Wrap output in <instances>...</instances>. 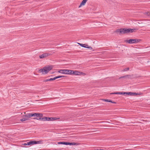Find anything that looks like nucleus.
<instances>
[{
  "mask_svg": "<svg viewBox=\"0 0 150 150\" xmlns=\"http://www.w3.org/2000/svg\"><path fill=\"white\" fill-rule=\"evenodd\" d=\"M50 54L49 53H44L39 56V57L40 59H43L47 57L48 56L50 55Z\"/></svg>",
  "mask_w": 150,
  "mask_h": 150,
  "instance_id": "nucleus-5",
  "label": "nucleus"
},
{
  "mask_svg": "<svg viewBox=\"0 0 150 150\" xmlns=\"http://www.w3.org/2000/svg\"><path fill=\"white\" fill-rule=\"evenodd\" d=\"M33 142L34 144H42V140H40L37 141H33Z\"/></svg>",
  "mask_w": 150,
  "mask_h": 150,
  "instance_id": "nucleus-14",
  "label": "nucleus"
},
{
  "mask_svg": "<svg viewBox=\"0 0 150 150\" xmlns=\"http://www.w3.org/2000/svg\"><path fill=\"white\" fill-rule=\"evenodd\" d=\"M81 75H85V74L84 73H83L82 72H81Z\"/></svg>",
  "mask_w": 150,
  "mask_h": 150,
  "instance_id": "nucleus-27",
  "label": "nucleus"
},
{
  "mask_svg": "<svg viewBox=\"0 0 150 150\" xmlns=\"http://www.w3.org/2000/svg\"><path fill=\"white\" fill-rule=\"evenodd\" d=\"M28 116V118L29 117H32L34 116V113H30L28 114V115H27Z\"/></svg>",
  "mask_w": 150,
  "mask_h": 150,
  "instance_id": "nucleus-19",
  "label": "nucleus"
},
{
  "mask_svg": "<svg viewBox=\"0 0 150 150\" xmlns=\"http://www.w3.org/2000/svg\"><path fill=\"white\" fill-rule=\"evenodd\" d=\"M58 144H64L65 145H67V142H58L57 143Z\"/></svg>",
  "mask_w": 150,
  "mask_h": 150,
  "instance_id": "nucleus-17",
  "label": "nucleus"
},
{
  "mask_svg": "<svg viewBox=\"0 0 150 150\" xmlns=\"http://www.w3.org/2000/svg\"><path fill=\"white\" fill-rule=\"evenodd\" d=\"M140 41V40L137 39H130L129 40H126V42L129 44H134L137 43Z\"/></svg>",
  "mask_w": 150,
  "mask_h": 150,
  "instance_id": "nucleus-3",
  "label": "nucleus"
},
{
  "mask_svg": "<svg viewBox=\"0 0 150 150\" xmlns=\"http://www.w3.org/2000/svg\"><path fill=\"white\" fill-rule=\"evenodd\" d=\"M125 94H127V93H126V92H123V93L120 92V93H119V94H121L122 95H124Z\"/></svg>",
  "mask_w": 150,
  "mask_h": 150,
  "instance_id": "nucleus-22",
  "label": "nucleus"
},
{
  "mask_svg": "<svg viewBox=\"0 0 150 150\" xmlns=\"http://www.w3.org/2000/svg\"><path fill=\"white\" fill-rule=\"evenodd\" d=\"M149 15L150 16V13H149Z\"/></svg>",
  "mask_w": 150,
  "mask_h": 150,
  "instance_id": "nucleus-30",
  "label": "nucleus"
},
{
  "mask_svg": "<svg viewBox=\"0 0 150 150\" xmlns=\"http://www.w3.org/2000/svg\"><path fill=\"white\" fill-rule=\"evenodd\" d=\"M55 118L53 117H44L43 121H51L54 120Z\"/></svg>",
  "mask_w": 150,
  "mask_h": 150,
  "instance_id": "nucleus-7",
  "label": "nucleus"
},
{
  "mask_svg": "<svg viewBox=\"0 0 150 150\" xmlns=\"http://www.w3.org/2000/svg\"><path fill=\"white\" fill-rule=\"evenodd\" d=\"M64 77L63 76H56L53 78H51L49 79H45L43 81L44 82H47L48 81H51L55 80L59 78H60Z\"/></svg>",
  "mask_w": 150,
  "mask_h": 150,
  "instance_id": "nucleus-4",
  "label": "nucleus"
},
{
  "mask_svg": "<svg viewBox=\"0 0 150 150\" xmlns=\"http://www.w3.org/2000/svg\"><path fill=\"white\" fill-rule=\"evenodd\" d=\"M34 117L36 116L37 117H42L43 116V115L41 113H34Z\"/></svg>",
  "mask_w": 150,
  "mask_h": 150,
  "instance_id": "nucleus-11",
  "label": "nucleus"
},
{
  "mask_svg": "<svg viewBox=\"0 0 150 150\" xmlns=\"http://www.w3.org/2000/svg\"><path fill=\"white\" fill-rule=\"evenodd\" d=\"M73 71L72 70H69L67 69V74H73Z\"/></svg>",
  "mask_w": 150,
  "mask_h": 150,
  "instance_id": "nucleus-13",
  "label": "nucleus"
},
{
  "mask_svg": "<svg viewBox=\"0 0 150 150\" xmlns=\"http://www.w3.org/2000/svg\"><path fill=\"white\" fill-rule=\"evenodd\" d=\"M129 68H127L124 69V70H123V71H127L129 70Z\"/></svg>",
  "mask_w": 150,
  "mask_h": 150,
  "instance_id": "nucleus-21",
  "label": "nucleus"
},
{
  "mask_svg": "<svg viewBox=\"0 0 150 150\" xmlns=\"http://www.w3.org/2000/svg\"><path fill=\"white\" fill-rule=\"evenodd\" d=\"M28 119H29L28 116L25 115L23 118L21 119L20 120L22 122H23L25 120H28Z\"/></svg>",
  "mask_w": 150,
  "mask_h": 150,
  "instance_id": "nucleus-10",
  "label": "nucleus"
},
{
  "mask_svg": "<svg viewBox=\"0 0 150 150\" xmlns=\"http://www.w3.org/2000/svg\"><path fill=\"white\" fill-rule=\"evenodd\" d=\"M27 145H33V141H30L27 143Z\"/></svg>",
  "mask_w": 150,
  "mask_h": 150,
  "instance_id": "nucleus-18",
  "label": "nucleus"
},
{
  "mask_svg": "<svg viewBox=\"0 0 150 150\" xmlns=\"http://www.w3.org/2000/svg\"><path fill=\"white\" fill-rule=\"evenodd\" d=\"M135 29H131L127 28H120L116 30V32L119 33L120 34H125L129 33H132L135 30Z\"/></svg>",
  "mask_w": 150,
  "mask_h": 150,
  "instance_id": "nucleus-1",
  "label": "nucleus"
},
{
  "mask_svg": "<svg viewBox=\"0 0 150 150\" xmlns=\"http://www.w3.org/2000/svg\"><path fill=\"white\" fill-rule=\"evenodd\" d=\"M73 74L77 75H81V72L77 71H73Z\"/></svg>",
  "mask_w": 150,
  "mask_h": 150,
  "instance_id": "nucleus-12",
  "label": "nucleus"
},
{
  "mask_svg": "<svg viewBox=\"0 0 150 150\" xmlns=\"http://www.w3.org/2000/svg\"><path fill=\"white\" fill-rule=\"evenodd\" d=\"M87 1L88 0H83L79 6V7L80 8L82 6H84Z\"/></svg>",
  "mask_w": 150,
  "mask_h": 150,
  "instance_id": "nucleus-9",
  "label": "nucleus"
},
{
  "mask_svg": "<svg viewBox=\"0 0 150 150\" xmlns=\"http://www.w3.org/2000/svg\"><path fill=\"white\" fill-rule=\"evenodd\" d=\"M135 93H132L131 92L127 93V94H128V95H129L130 96H133L134 95V94Z\"/></svg>",
  "mask_w": 150,
  "mask_h": 150,
  "instance_id": "nucleus-20",
  "label": "nucleus"
},
{
  "mask_svg": "<svg viewBox=\"0 0 150 150\" xmlns=\"http://www.w3.org/2000/svg\"><path fill=\"white\" fill-rule=\"evenodd\" d=\"M58 72L62 74H67V69H61L58 71Z\"/></svg>",
  "mask_w": 150,
  "mask_h": 150,
  "instance_id": "nucleus-8",
  "label": "nucleus"
},
{
  "mask_svg": "<svg viewBox=\"0 0 150 150\" xmlns=\"http://www.w3.org/2000/svg\"><path fill=\"white\" fill-rule=\"evenodd\" d=\"M78 44L81 47L88 49H91L92 47H88V45L85 44H83L81 43H79Z\"/></svg>",
  "mask_w": 150,
  "mask_h": 150,
  "instance_id": "nucleus-6",
  "label": "nucleus"
},
{
  "mask_svg": "<svg viewBox=\"0 0 150 150\" xmlns=\"http://www.w3.org/2000/svg\"><path fill=\"white\" fill-rule=\"evenodd\" d=\"M23 145H27V143H25Z\"/></svg>",
  "mask_w": 150,
  "mask_h": 150,
  "instance_id": "nucleus-29",
  "label": "nucleus"
},
{
  "mask_svg": "<svg viewBox=\"0 0 150 150\" xmlns=\"http://www.w3.org/2000/svg\"><path fill=\"white\" fill-rule=\"evenodd\" d=\"M76 143L75 142H67V145H76Z\"/></svg>",
  "mask_w": 150,
  "mask_h": 150,
  "instance_id": "nucleus-16",
  "label": "nucleus"
},
{
  "mask_svg": "<svg viewBox=\"0 0 150 150\" xmlns=\"http://www.w3.org/2000/svg\"><path fill=\"white\" fill-rule=\"evenodd\" d=\"M50 66L45 67L39 70V73H42V74H47L49 71L52 69Z\"/></svg>",
  "mask_w": 150,
  "mask_h": 150,
  "instance_id": "nucleus-2",
  "label": "nucleus"
},
{
  "mask_svg": "<svg viewBox=\"0 0 150 150\" xmlns=\"http://www.w3.org/2000/svg\"><path fill=\"white\" fill-rule=\"evenodd\" d=\"M34 119L38 120L43 121L44 117H38L35 118Z\"/></svg>",
  "mask_w": 150,
  "mask_h": 150,
  "instance_id": "nucleus-15",
  "label": "nucleus"
},
{
  "mask_svg": "<svg viewBox=\"0 0 150 150\" xmlns=\"http://www.w3.org/2000/svg\"><path fill=\"white\" fill-rule=\"evenodd\" d=\"M108 102H111V103H116L115 102H112L111 100H109Z\"/></svg>",
  "mask_w": 150,
  "mask_h": 150,
  "instance_id": "nucleus-26",
  "label": "nucleus"
},
{
  "mask_svg": "<svg viewBox=\"0 0 150 150\" xmlns=\"http://www.w3.org/2000/svg\"><path fill=\"white\" fill-rule=\"evenodd\" d=\"M135 93L134 94V95H140V93Z\"/></svg>",
  "mask_w": 150,
  "mask_h": 150,
  "instance_id": "nucleus-23",
  "label": "nucleus"
},
{
  "mask_svg": "<svg viewBox=\"0 0 150 150\" xmlns=\"http://www.w3.org/2000/svg\"><path fill=\"white\" fill-rule=\"evenodd\" d=\"M119 93H120V92H115V93H110V94H119Z\"/></svg>",
  "mask_w": 150,
  "mask_h": 150,
  "instance_id": "nucleus-24",
  "label": "nucleus"
},
{
  "mask_svg": "<svg viewBox=\"0 0 150 150\" xmlns=\"http://www.w3.org/2000/svg\"><path fill=\"white\" fill-rule=\"evenodd\" d=\"M103 100L106 102H108L109 100L104 99H103Z\"/></svg>",
  "mask_w": 150,
  "mask_h": 150,
  "instance_id": "nucleus-25",
  "label": "nucleus"
},
{
  "mask_svg": "<svg viewBox=\"0 0 150 150\" xmlns=\"http://www.w3.org/2000/svg\"><path fill=\"white\" fill-rule=\"evenodd\" d=\"M126 77V76H122L121 77H120V78H124L125 77Z\"/></svg>",
  "mask_w": 150,
  "mask_h": 150,
  "instance_id": "nucleus-28",
  "label": "nucleus"
}]
</instances>
